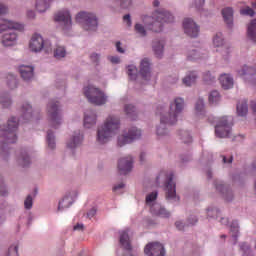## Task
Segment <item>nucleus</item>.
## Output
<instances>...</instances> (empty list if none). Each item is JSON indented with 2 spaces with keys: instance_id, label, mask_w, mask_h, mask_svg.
Listing matches in <instances>:
<instances>
[{
  "instance_id": "1",
  "label": "nucleus",
  "mask_w": 256,
  "mask_h": 256,
  "mask_svg": "<svg viewBox=\"0 0 256 256\" xmlns=\"http://www.w3.org/2000/svg\"><path fill=\"white\" fill-rule=\"evenodd\" d=\"M185 101L183 98H176L171 104L168 112H165L163 106L157 108L156 115H160V125L157 127L156 133L159 137L167 135V125H175L177 117L183 108Z\"/></svg>"
},
{
  "instance_id": "2",
  "label": "nucleus",
  "mask_w": 256,
  "mask_h": 256,
  "mask_svg": "<svg viewBox=\"0 0 256 256\" xmlns=\"http://www.w3.org/2000/svg\"><path fill=\"white\" fill-rule=\"evenodd\" d=\"M8 31L2 36V45L4 47H12L17 43V33L15 31H23V25L5 19H0V33Z\"/></svg>"
},
{
  "instance_id": "3",
  "label": "nucleus",
  "mask_w": 256,
  "mask_h": 256,
  "mask_svg": "<svg viewBox=\"0 0 256 256\" xmlns=\"http://www.w3.org/2000/svg\"><path fill=\"white\" fill-rule=\"evenodd\" d=\"M119 125V118L117 116H109L104 125L98 129L97 141L102 145L107 143L119 131Z\"/></svg>"
},
{
  "instance_id": "4",
  "label": "nucleus",
  "mask_w": 256,
  "mask_h": 256,
  "mask_svg": "<svg viewBox=\"0 0 256 256\" xmlns=\"http://www.w3.org/2000/svg\"><path fill=\"white\" fill-rule=\"evenodd\" d=\"M84 95L86 99H88L89 103L97 105L98 107L105 105L108 101L107 94L93 85H89L84 88Z\"/></svg>"
},
{
  "instance_id": "5",
  "label": "nucleus",
  "mask_w": 256,
  "mask_h": 256,
  "mask_svg": "<svg viewBox=\"0 0 256 256\" xmlns=\"http://www.w3.org/2000/svg\"><path fill=\"white\" fill-rule=\"evenodd\" d=\"M162 182L165 183L166 199H175L177 197V190L175 182H173V173L160 172L156 177V183L161 185Z\"/></svg>"
},
{
  "instance_id": "6",
  "label": "nucleus",
  "mask_w": 256,
  "mask_h": 256,
  "mask_svg": "<svg viewBox=\"0 0 256 256\" xmlns=\"http://www.w3.org/2000/svg\"><path fill=\"white\" fill-rule=\"evenodd\" d=\"M208 121L211 123H216L215 125V135L220 139H225L231 135V127H233V122L227 119V116L222 118H209Z\"/></svg>"
},
{
  "instance_id": "7",
  "label": "nucleus",
  "mask_w": 256,
  "mask_h": 256,
  "mask_svg": "<svg viewBox=\"0 0 256 256\" xmlns=\"http://www.w3.org/2000/svg\"><path fill=\"white\" fill-rule=\"evenodd\" d=\"M152 19H154V21L150 29L154 31V33H161V31H163V23H173L174 20L173 15L165 10L155 11Z\"/></svg>"
},
{
  "instance_id": "8",
  "label": "nucleus",
  "mask_w": 256,
  "mask_h": 256,
  "mask_svg": "<svg viewBox=\"0 0 256 256\" xmlns=\"http://www.w3.org/2000/svg\"><path fill=\"white\" fill-rule=\"evenodd\" d=\"M29 48L33 51V53H40V51H45V53H51L53 48L51 47V42L43 39V36L35 33L29 42Z\"/></svg>"
},
{
  "instance_id": "9",
  "label": "nucleus",
  "mask_w": 256,
  "mask_h": 256,
  "mask_svg": "<svg viewBox=\"0 0 256 256\" xmlns=\"http://www.w3.org/2000/svg\"><path fill=\"white\" fill-rule=\"evenodd\" d=\"M76 22L80 23L85 31H97V17L95 14L80 12L76 15Z\"/></svg>"
},
{
  "instance_id": "10",
  "label": "nucleus",
  "mask_w": 256,
  "mask_h": 256,
  "mask_svg": "<svg viewBox=\"0 0 256 256\" xmlns=\"http://www.w3.org/2000/svg\"><path fill=\"white\" fill-rule=\"evenodd\" d=\"M50 125L57 129V125H61V113L59 112V102L51 101L47 107Z\"/></svg>"
},
{
  "instance_id": "11",
  "label": "nucleus",
  "mask_w": 256,
  "mask_h": 256,
  "mask_svg": "<svg viewBox=\"0 0 256 256\" xmlns=\"http://www.w3.org/2000/svg\"><path fill=\"white\" fill-rule=\"evenodd\" d=\"M141 137V130L136 127H132L128 130L127 134H124L118 137V145L119 147H123V145H127L129 143H133L135 139H139Z\"/></svg>"
},
{
  "instance_id": "12",
  "label": "nucleus",
  "mask_w": 256,
  "mask_h": 256,
  "mask_svg": "<svg viewBox=\"0 0 256 256\" xmlns=\"http://www.w3.org/2000/svg\"><path fill=\"white\" fill-rule=\"evenodd\" d=\"M144 253L148 256H165V248L159 242H152L146 245Z\"/></svg>"
},
{
  "instance_id": "13",
  "label": "nucleus",
  "mask_w": 256,
  "mask_h": 256,
  "mask_svg": "<svg viewBox=\"0 0 256 256\" xmlns=\"http://www.w3.org/2000/svg\"><path fill=\"white\" fill-rule=\"evenodd\" d=\"M183 29L188 37H197L199 35V26L190 18L184 19Z\"/></svg>"
},
{
  "instance_id": "14",
  "label": "nucleus",
  "mask_w": 256,
  "mask_h": 256,
  "mask_svg": "<svg viewBox=\"0 0 256 256\" xmlns=\"http://www.w3.org/2000/svg\"><path fill=\"white\" fill-rule=\"evenodd\" d=\"M132 169H133V157L126 156L124 158H121L118 161V171L120 175H127V173H131Z\"/></svg>"
},
{
  "instance_id": "15",
  "label": "nucleus",
  "mask_w": 256,
  "mask_h": 256,
  "mask_svg": "<svg viewBox=\"0 0 256 256\" xmlns=\"http://www.w3.org/2000/svg\"><path fill=\"white\" fill-rule=\"evenodd\" d=\"M54 21L63 23L64 29H70L72 25L71 13H69L67 10H60L55 14Z\"/></svg>"
},
{
  "instance_id": "16",
  "label": "nucleus",
  "mask_w": 256,
  "mask_h": 256,
  "mask_svg": "<svg viewBox=\"0 0 256 256\" xmlns=\"http://www.w3.org/2000/svg\"><path fill=\"white\" fill-rule=\"evenodd\" d=\"M140 75L145 81L151 79V61L148 58L142 59L140 63Z\"/></svg>"
},
{
  "instance_id": "17",
  "label": "nucleus",
  "mask_w": 256,
  "mask_h": 256,
  "mask_svg": "<svg viewBox=\"0 0 256 256\" xmlns=\"http://www.w3.org/2000/svg\"><path fill=\"white\" fill-rule=\"evenodd\" d=\"M240 77H243L245 81H251L254 83L256 81V67L251 68L244 66L241 70L238 71Z\"/></svg>"
},
{
  "instance_id": "18",
  "label": "nucleus",
  "mask_w": 256,
  "mask_h": 256,
  "mask_svg": "<svg viewBox=\"0 0 256 256\" xmlns=\"http://www.w3.org/2000/svg\"><path fill=\"white\" fill-rule=\"evenodd\" d=\"M97 123V114L93 110L84 113V127L91 129Z\"/></svg>"
},
{
  "instance_id": "19",
  "label": "nucleus",
  "mask_w": 256,
  "mask_h": 256,
  "mask_svg": "<svg viewBox=\"0 0 256 256\" xmlns=\"http://www.w3.org/2000/svg\"><path fill=\"white\" fill-rule=\"evenodd\" d=\"M120 234V245L126 251H131V239L129 238V230H122L119 232Z\"/></svg>"
},
{
  "instance_id": "20",
  "label": "nucleus",
  "mask_w": 256,
  "mask_h": 256,
  "mask_svg": "<svg viewBox=\"0 0 256 256\" xmlns=\"http://www.w3.org/2000/svg\"><path fill=\"white\" fill-rule=\"evenodd\" d=\"M81 143H83V134H81V131L74 132V135L67 143V147L68 149H75V147H79Z\"/></svg>"
},
{
  "instance_id": "21",
  "label": "nucleus",
  "mask_w": 256,
  "mask_h": 256,
  "mask_svg": "<svg viewBox=\"0 0 256 256\" xmlns=\"http://www.w3.org/2000/svg\"><path fill=\"white\" fill-rule=\"evenodd\" d=\"M19 73L24 81H31L33 79V67L31 66L21 65Z\"/></svg>"
},
{
  "instance_id": "22",
  "label": "nucleus",
  "mask_w": 256,
  "mask_h": 256,
  "mask_svg": "<svg viewBox=\"0 0 256 256\" xmlns=\"http://www.w3.org/2000/svg\"><path fill=\"white\" fill-rule=\"evenodd\" d=\"M219 81L223 89H231L233 87V77H230L228 74H222Z\"/></svg>"
},
{
  "instance_id": "23",
  "label": "nucleus",
  "mask_w": 256,
  "mask_h": 256,
  "mask_svg": "<svg viewBox=\"0 0 256 256\" xmlns=\"http://www.w3.org/2000/svg\"><path fill=\"white\" fill-rule=\"evenodd\" d=\"M222 16L225 23L228 24V27H231V25H233V8H224L222 10Z\"/></svg>"
},
{
  "instance_id": "24",
  "label": "nucleus",
  "mask_w": 256,
  "mask_h": 256,
  "mask_svg": "<svg viewBox=\"0 0 256 256\" xmlns=\"http://www.w3.org/2000/svg\"><path fill=\"white\" fill-rule=\"evenodd\" d=\"M201 49H189L187 52V59L188 61H197V59H203V56L200 55Z\"/></svg>"
},
{
  "instance_id": "25",
  "label": "nucleus",
  "mask_w": 256,
  "mask_h": 256,
  "mask_svg": "<svg viewBox=\"0 0 256 256\" xmlns=\"http://www.w3.org/2000/svg\"><path fill=\"white\" fill-rule=\"evenodd\" d=\"M73 205V198L71 196H65L62 201L58 204V211H62V209H69L70 206Z\"/></svg>"
},
{
  "instance_id": "26",
  "label": "nucleus",
  "mask_w": 256,
  "mask_h": 256,
  "mask_svg": "<svg viewBox=\"0 0 256 256\" xmlns=\"http://www.w3.org/2000/svg\"><path fill=\"white\" fill-rule=\"evenodd\" d=\"M248 37L251 41L256 42V19L252 20L251 23L248 25Z\"/></svg>"
},
{
  "instance_id": "27",
  "label": "nucleus",
  "mask_w": 256,
  "mask_h": 256,
  "mask_svg": "<svg viewBox=\"0 0 256 256\" xmlns=\"http://www.w3.org/2000/svg\"><path fill=\"white\" fill-rule=\"evenodd\" d=\"M51 3V0H37L36 1V9L39 11V13H45L47 9H49V4Z\"/></svg>"
},
{
  "instance_id": "28",
  "label": "nucleus",
  "mask_w": 256,
  "mask_h": 256,
  "mask_svg": "<svg viewBox=\"0 0 256 256\" xmlns=\"http://www.w3.org/2000/svg\"><path fill=\"white\" fill-rule=\"evenodd\" d=\"M157 209H155L154 206L151 207L150 211L151 213H153V215H157L158 217H164L167 218L171 215V213H169V211H167L165 208H161L160 206H157Z\"/></svg>"
},
{
  "instance_id": "29",
  "label": "nucleus",
  "mask_w": 256,
  "mask_h": 256,
  "mask_svg": "<svg viewBox=\"0 0 256 256\" xmlns=\"http://www.w3.org/2000/svg\"><path fill=\"white\" fill-rule=\"evenodd\" d=\"M152 47L156 57H163V41L155 40Z\"/></svg>"
},
{
  "instance_id": "30",
  "label": "nucleus",
  "mask_w": 256,
  "mask_h": 256,
  "mask_svg": "<svg viewBox=\"0 0 256 256\" xmlns=\"http://www.w3.org/2000/svg\"><path fill=\"white\" fill-rule=\"evenodd\" d=\"M195 81H197V75L192 72L182 80V83L186 87H191V85H195Z\"/></svg>"
},
{
  "instance_id": "31",
  "label": "nucleus",
  "mask_w": 256,
  "mask_h": 256,
  "mask_svg": "<svg viewBox=\"0 0 256 256\" xmlns=\"http://www.w3.org/2000/svg\"><path fill=\"white\" fill-rule=\"evenodd\" d=\"M236 109L240 117H245L249 111V108L247 107V101L244 100L242 103H239Z\"/></svg>"
},
{
  "instance_id": "32",
  "label": "nucleus",
  "mask_w": 256,
  "mask_h": 256,
  "mask_svg": "<svg viewBox=\"0 0 256 256\" xmlns=\"http://www.w3.org/2000/svg\"><path fill=\"white\" fill-rule=\"evenodd\" d=\"M230 231L232 233V238L235 243H237V237H239V223L237 221H233L230 226Z\"/></svg>"
},
{
  "instance_id": "33",
  "label": "nucleus",
  "mask_w": 256,
  "mask_h": 256,
  "mask_svg": "<svg viewBox=\"0 0 256 256\" xmlns=\"http://www.w3.org/2000/svg\"><path fill=\"white\" fill-rule=\"evenodd\" d=\"M18 163L21 165V167H29V165H31V159L26 152H22L20 158L18 159Z\"/></svg>"
},
{
  "instance_id": "34",
  "label": "nucleus",
  "mask_w": 256,
  "mask_h": 256,
  "mask_svg": "<svg viewBox=\"0 0 256 256\" xmlns=\"http://www.w3.org/2000/svg\"><path fill=\"white\" fill-rule=\"evenodd\" d=\"M205 104L203 102V99H198L195 105V110L197 115H205Z\"/></svg>"
},
{
  "instance_id": "35",
  "label": "nucleus",
  "mask_w": 256,
  "mask_h": 256,
  "mask_svg": "<svg viewBox=\"0 0 256 256\" xmlns=\"http://www.w3.org/2000/svg\"><path fill=\"white\" fill-rule=\"evenodd\" d=\"M46 141L48 143L49 149H55V135H53L51 130L47 132Z\"/></svg>"
},
{
  "instance_id": "36",
  "label": "nucleus",
  "mask_w": 256,
  "mask_h": 256,
  "mask_svg": "<svg viewBox=\"0 0 256 256\" xmlns=\"http://www.w3.org/2000/svg\"><path fill=\"white\" fill-rule=\"evenodd\" d=\"M127 74L128 77H130L131 81H135V79H137V67H135L134 65L128 66Z\"/></svg>"
},
{
  "instance_id": "37",
  "label": "nucleus",
  "mask_w": 256,
  "mask_h": 256,
  "mask_svg": "<svg viewBox=\"0 0 256 256\" xmlns=\"http://www.w3.org/2000/svg\"><path fill=\"white\" fill-rule=\"evenodd\" d=\"M66 54L67 52L65 51L64 47L58 46L54 50V57H56V59H63V57H65Z\"/></svg>"
},
{
  "instance_id": "38",
  "label": "nucleus",
  "mask_w": 256,
  "mask_h": 256,
  "mask_svg": "<svg viewBox=\"0 0 256 256\" xmlns=\"http://www.w3.org/2000/svg\"><path fill=\"white\" fill-rule=\"evenodd\" d=\"M214 47H223V34L217 33L213 38Z\"/></svg>"
},
{
  "instance_id": "39",
  "label": "nucleus",
  "mask_w": 256,
  "mask_h": 256,
  "mask_svg": "<svg viewBox=\"0 0 256 256\" xmlns=\"http://www.w3.org/2000/svg\"><path fill=\"white\" fill-rule=\"evenodd\" d=\"M7 84L10 87V89H15L17 87V78H15V75L8 74Z\"/></svg>"
},
{
  "instance_id": "40",
  "label": "nucleus",
  "mask_w": 256,
  "mask_h": 256,
  "mask_svg": "<svg viewBox=\"0 0 256 256\" xmlns=\"http://www.w3.org/2000/svg\"><path fill=\"white\" fill-rule=\"evenodd\" d=\"M215 187L217 191H220V193H223V195H231V192L229 191V188L225 186L222 182L219 184H215Z\"/></svg>"
},
{
  "instance_id": "41",
  "label": "nucleus",
  "mask_w": 256,
  "mask_h": 256,
  "mask_svg": "<svg viewBox=\"0 0 256 256\" xmlns=\"http://www.w3.org/2000/svg\"><path fill=\"white\" fill-rule=\"evenodd\" d=\"M124 111H125L126 115H128V117H131V119H135L134 118L135 115H136V113H135V106H133L131 104L126 105L124 107Z\"/></svg>"
},
{
  "instance_id": "42",
  "label": "nucleus",
  "mask_w": 256,
  "mask_h": 256,
  "mask_svg": "<svg viewBox=\"0 0 256 256\" xmlns=\"http://www.w3.org/2000/svg\"><path fill=\"white\" fill-rule=\"evenodd\" d=\"M0 103L2 105V107H10L11 106V99L9 98V96L7 94L4 95H0Z\"/></svg>"
},
{
  "instance_id": "43",
  "label": "nucleus",
  "mask_w": 256,
  "mask_h": 256,
  "mask_svg": "<svg viewBox=\"0 0 256 256\" xmlns=\"http://www.w3.org/2000/svg\"><path fill=\"white\" fill-rule=\"evenodd\" d=\"M221 99V96L219 95V92L217 90H214L209 95V102L210 103H217Z\"/></svg>"
},
{
  "instance_id": "44",
  "label": "nucleus",
  "mask_w": 256,
  "mask_h": 256,
  "mask_svg": "<svg viewBox=\"0 0 256 256\" xmlns=\"http://www.w3.org/2000/svg\"><path fill=\"white\" fill-rule=\"evenodd\" d=\"M135 31L140 37H145L147 35V31L145 30V27L141 24H136L135 25Z\"/></svg>"
},
{
  "instance_id": "45",
  "label": "nucleus",
  "mask_w": 256,
  "mask_h": 256,
  "mask_svg": "<svg viewBox=\"0 0 256 256\" xmlns=\"http://www.w3.org/2000/svg\"><path fill=\"white\" fill-rule=\"evenodd\" d=\"M180 135L183 143H191L193 141V138H191V135L187 131H181Z\"/></svg>"
},
{
  "instance_id": "46",
  "label": "nucleus",
  "mask_w": 256,
  "mask_h": 256,
  "mask_svg": "<svg viewBox=\"0 0 256 256\" xmlns=\"http://www.w3.org/2000/svg\"><path fill=\"white\" fill-rule=\"evenodd\" d=\"M157 192H151L150 194H148L147 196H146V204L147 205H151V203L153 202V201H156V199H157Z\"/></svg>"
},
{
  "instance_id": "47",
  "label": "nucleus",
  "mask_w": 256,
  "mask_h": 256,
  "mask_svg": "<svg viewBox=\"0 0 256 256\" xmlns=\"http://www.w3.org/2000/svg\"><path fill=\"white\" fill-rule=\"evenodd\" d=\"M8 256H19V247L18 246H11L8 249Z\"/></svg>"
},
{
  "instance_id": "48",
  "label": "nucleus",
  "mask_w": 256,
  "mask_h": 256,
  "mask_svg": "<svg viewBox=\"0 0 256 256\" xmlns=\"http://www.w3.org/2000/svg\"><path fill=\"white\" fill-rule=\"evenodd\" d=\"M240 13L242 15H249L250 17H253V15H255V11L251 7H246L244 9L240 10Z\"/></svg>"
},
{
  "instance_id": "49",
  "label": "nucleus",
  "mask_w": 256,
  "mask_h": 256,
  "mask_svg": "<svg viewBox=\"0 0 256 256\" xmlns=\"http://www.w3.org/2000/svg\"><path fill=\"white\" fill-rule=\"evenodd\" d=\"M241 250L243 251L244 256H251V247H249V245L246 243L241 245Z\"/></svg>"
},
{
  "instance_id": "50",
  "label": "nucleus",
  "mask_w": 256,
  "mask_h": 256,
  "mask_svg": "<svg viewBox=\"0 0 256 256\" xmlns=\"http://www.w3.org/2000/svg\"><path fill=\"white\" fill-rule=\"evenodd\" d=\"M24 207L25 209H31L33 207V198L31 195H28L26 200L24 201Z\"/></svg>"
},
{
  "instance_id": "51",
  "label": "nucleus",
  "mask_w": 256,
  "mask_h": 256,
  "mask_svg": "<svg viewBox=\"0 0 256 256\" xmlns=\"http://www.w3.org/2000/svg\"><path fill=\"white\" fill-rule=\"evenodd\" d=\"M90 59H91L92 63H94V65H99V61L101 59V56L97 53H92L90 55Z\"/></svg>"
},
{
  "instance_id": "52",
  "label": "nucleus",
  "mask_w": 256,
  "mask_h": 256,
  "mask_svg": "<svg viewBox=\"0 0 256 256\" xmlns=\"http://www.w3.org/2000/svg\"><path fill=\"white\" fill-rule=\"evenodd\" d=\"M205 83H213L215 81V77L211 76V73H206L204 74V77H203Z\"/></svg>"
},
{
  "instance_id": "53",
  "label": "nucleus",
  "mask_w": 256,
  "mask_h": 256,
  "mask_svg": "<svg viewBox=\"0 0 256 256\" xmlns=\"http://www.w3.org/2000/svg\"><path fill=\"white\" fill-rule=\"evenodd\" d=\"M0 195L2 197H5L7 195V189L5 188V184L3 183V180L0 177Z\"/></svg>"
},
{
  "instance_id": "54",
  "label": "nucleus",
  "mask_w": 256,
  "mask_h": 256,
  "mask_svg": "<svg viewBox=\"0 0 256 256\" xmlns=\"http://www.w3.org/2000/svg\"><path fill=\"white\" fill-rule=\"evenodd\" d=\"M120 5L122 9H129L131 7V0H122Z\"/></svg>"
},
{
  "instance_id": "55",
  "label": "nucleus",
  "mask_w": 256,
  "mask_h": 256,
  "mask_svg": "<svg viewBox=\"0 0 256 256\" xmlns=\"http://www.w3.org/2000/svg\"><path fill=\"white\" fill-rule=\"evenodd\" d=\"M203 5H205V0H195L194 1V6L200 10L201 7H203Z\"/></svg>"
},
{
  "instance_id": "56",
  "label": "nucleus",
  "mask_w": 256,
  "mask_h": 256,
  "mask_svg": "<svg viewBox=\"0 0 256 256\" xmlns=\"http://www.w3.org/2000/svg\"><path fill=\"white\" fill-rule=\"evenodd\" d=\"M9 11V8L5 6L4 4L0 3V15H6V13Z\"/></svg>"
},
{
  "instance_id": "57",
  "label": "nucleus",
  "mask_w": 256,
  "mask_h": 256,
  "mask_svg": "<svg viewBox=\"0 0 256 256\" xmlns=\"http://www.w3.org/2000/svg\"><path fill=\"white\" fill-rule=\"evenodd\" d=\"M125 23H127L128 27H131V16L129 14H126L124 17H123Z\"/></svg>"
},
{
  "instance_id": "58",
  "label": "nucleus",
  "mask_w": 256,
  "mask_h": 256,
  "mask_svg": "<svg viewBox=\"0 0 256 256\" xmlns=\"http://www.w3.org/2000/svg\"><path fill=\"white\" fill-rule=\"evenodd\" d=\"M175 226L177 227V229H179V231H183V229H185V225H183V222L181 221H177L175 223Z\"/></svg>"
},
{
  "instance_id": "59",
  "label": "nucleus",
  "mask_w": 256,
  "mask_h": 256,
  "mask_svg": "<svg viewBox=\"0 0 256 256\" xmlns=\"http://www.w3.org/2000/svg\"><path fill=\"white\" fill-rule=\"evenodd\" d=\"M109 61H111V63H119L120 59L117 56H110Z\"/></svg>"
},
{
  "instance_id": "60",
  "label": "nucleus",
  "mask_w": 256,
  "mask_h": 256,
  "mask_svg": "<svg viewBox=\"0 0 256 256\" xmlns=\"http://www.w3.org/2000/svg\"><path fill=\"white\" fill-rule=\"evenodd\" d=\"M95 213H97V210L95 208H92L88 213V217L91 219V217H95Z\"/></svg>"
},
{
  "instance_id": "61",
  "label": "nucleus",
  "mask_w": 256,
  "mask_h": 256,
  "mask_svg": "<svg viewBox=\"0 0 256 256\" xmlns=\"http://www.w3.org/2000/svg\"><path fill=\"white\" fill-rule=\"evenodd\" d=\"M116 49H117L118 53H125V50L123 48H121V42L116 43Z\"/></svg>"
},
{
  "instance_id": "62",
  "label": "nucleus",
  "mask_w": 256,
  "mask_h": 256,
  "mask_svg": "<svg viewBox=\"0 0 256 256\" xmlns=\"http://www.w3.org/2000/svg\"><path fill=\"white\" fill-rule=\"evenodd\" d=\"M123 187H125V184L120 183L113 187V191H119V189H123Z\"/></svg>"
},
{
  "instance_id": "63",
  "label": "nucleus",
  "mask_w": 256,
  "mask_h": 256,
  "mask_svg": "<svg viewBox=\"0 0 256 256\" xmlns=\"http://www.w3.org/2000/svg\"><path fill=\"white\" fill-rule=\"evenodd\" d=\"M188 223L189 225H195V223H197V218L195 217L188 218Z\"/></svg>"
},
{
  "instance_id": "64",
  "label": "nucleus",
  "mask_w": 256,
  "mask_h": 256,
  "mask_svg": "<svg viewBox=\"0 0 256 256\" xmlns=\"http://www.w3.org/2000/svg\"><path fill=\"white\" fill-rule=\"evenodd\" d=\"M251 109H252L254 115H256V102L255 101L251 102Z\"/></svg>"
}]
</instances>
